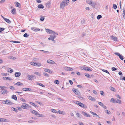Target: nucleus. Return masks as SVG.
<instances>
[{
	"label": "nucleus",
	"mask_w": 125,
	"mask_h": 125,
	"mask_svg": "<svg viewBox=\"0 0 125 125\" xmlns=\"http://www.w3.org/2000/svg\"><path fill=\"white\" fill-rule=\"evenodd\" d=\"M76 115L79 118H81V114L79 113H76Z\"/></svg>",
	"instance_id": "37998d69"
},
{
	"label": "nucleus",
	"mask_w": 125,
	"mask_h": 125,
	"mask_svg": "<svg viewBox=\"0 0 125 125\" xmlns=\"http://www.w3.org/2000/svg\"><path fill=\"white\" fill-rule=\"evenodd\" d=\"M7 70L8 72L10 73H12L13 72V70L12 69H10V68H7Z\"/></svg>",
	"instance_id": "5701e85b"
},
{
	"label": "nucleus",
	"mask_w": 125,
	"mask_h": 125,
	"mask_svg": "<svg viewBox=\"0 0 125 125\" xmlns=\"http://www.w3.org/2000/svg\"><path fill=\"white\" fill-rule=\"evenodd\" d=\"M4 29H5L4 28H0V32L3 31Z\"/></svg>",
	"instance_id": "5fc2aeb1"
},
{
	"label": "nucleus",
	"mask_w": 125,
	"mask_h": 125,
	"mask_svg": "<svg viewBox=\"0 0 125 125\" xmlns=\"http://www.w3.org/2000/svg\"><path fill=\"white\" fill-rule=\"evenodd\" d=\"M98 103L99 105H100L101 106H103L104 104L101 102H98Z\"/></svg>",
	"instance_id": "de8ad7c7"
},
{
	"label": "nucleus",
	"mask_w": 125,
	"mask_h": 125,
	"mask_svg": "<svg viewBox=\"0 0 125 125\" xmlns=\"http://www.w3.org/2000/svg\"><path fill=\"white\" fill-rule=\"evenodd\" d=\"M96 4V3L95 2L92 1L90 5H91L93 8H94L95 7V6Z\"/></svg>",
	"instance_id": "9b49d317"
},
{
	"label": "nucleus",
	"mask_w": 125,
	"mask_h": 125,
	"mask_svg": "<svg viewBox=\"0 0 125 125\" xmlns=\"http://www.w3.org/2000/svg\"><path fill=\"white\" fill-rule=\"evenodd\" d=\"M23 91H31V89L30 88H23Z\"/></svg>",
	"instance_id": "b1692460"
},
{
	"label": "nucleus",
	"mask_w": 125,
	"mask_h": 125,
	"mask_svg": "<svg viewBox=\"0 0 125 125\" xmlns=\"http://www.w3.org/2000/svg\"><path fill=\"white\" fill-rule=\"evenodd\" d=\"M12 110L14 111H17V109L14 108L12 107Z\"/></svg>",
	"instance_id": "338daca9"
},
{
	"label": "nucleus",
	"mask_w": 125,
	"mask_h": 125,
	"mask_svg": "<svg viewBox=\"0 0 125 125\" xmlns=\"http://www.w3.org/2000/svg\"><path fill=\"white\" fill-rule=\"evenodd\" d=\"M6 119L4 118H0V122H6Z\"/></svg>",
	"instance_id": "473e14b6"
},
{
	"label": "nucleus",
	"mask_w": 125,
	"mask_h": 125,
	"mask_svg": "<svg viewBox=\"0 0 125 125\" xmlns=\"http://www.w3.org/2000/svg\"><path fill=\"white\" fill-rule=\"evenodd\" d=\"M5 21L6 22L9 23H10L11 22L10 20L7 18H6Z\"/></svg>",
	"instance_id": "58836bf2"
},
{
	"label": "nucleus",
	"mask_w": 125,
	"mask_h": 125,
	"mask_svg": "<svg viewBox=\"0 0 125 125\" xmlns=\"http://www.w3.org/2000/svg\"><path fill=\"white\" fill-rule=\"evenodd\" d=\"M21 74V73L20 72H16L15 73V75L16 77H18Z\"/></svg>",
	"instance_id": "f3484780"
},
{
	"label": "nucleus",
	"mask_w": 125,
	"mask_h": 125,
	"mask_svg": "<svg viewBox=\"0 0 125 125\" xmlns=\"http://www.w3.org/2000/svg\"><path fill=\"white\" fill-rule=\"evenodd\" d=\"M6 87L4 86H0V88L2 90H3L4 88H6Z\"/></svg>",
	"instance_id": "052dcab7"
},
{
	"label": "nucleus",
	"mask_w": 125,
	"mask_h": 125,
	"mask_svg": "<svg viewBox=\"0 0 125 125\" xmlns=\"http://www.w3.org/2000/svg\"><path fill=\"white\" fill-rule=\"evenodd\" d=\"M45 30H46V31L48 33L51 34H56L57 35H58V33H57L56 32H55L50 29H46Z\"/></svg>",
	"instance_id": "f03ea898"
},
{
	"label": "nucleus",
	"mask_w": 125,
	"mask_h": 125,
	"mask_svg": "<svg viewBox=\"0 0 125 125\" xmlns=\"http://www.w3.org/2000/svg\"><path fill=\"white\" fill-rule=\"evenodd\" d=\"M112 91H115V89L113 87H111L110 89Z\"/></svg>",
	"instance_id": "680f3d73"
},
{
	"label": "nucleus",
	"mask_w": 125,
	"mask_h": 125,
	"mask_svg": "<svg viewBox=\"0 0 125 125\" xmlns=\"http://www.w3.org/2000/svg\"><path fill=\"white\" fill-rule=\"evenodd\" d=\"M86 70L89 71L90 72L92 71V70L91 69H90L89 67H87V68H86Z\"/></svg>",
	"instance_id": "09e8293b"
},
{
	"label": "nucleus",
	"mask_w": 125,
	"mask_h": 125,
	"mask_svg": "<svg viewBox=\"0 0 125 125\" xmlns=\"http://www.w3.org/2000/svg\"><path fill=\"white\" fill-rule=\"evenodd\" d=\"M116 99H114L113 98H112L111 100V101L112 102H113L114 103H116Z\"/></svg>",
	"instance_id": "c85d7f7f"
},
{
	"label": "nucleus",
	"mask_w": 125,
	"mask_h": 125,
	"mask_svg": "<svg viewBox=\"0 0 125 125\" xmlns=\"http://www.w3.org/2000/svg\"><path fill=\"white\" fill-rule=\"evenodd\" d=\"M10 88L11 90H13L14 89V87L12 86H10Z\"/></svg>",
	"instance_id": "69168bd1"
},
{
	"label": "nucleus",
	"mask_w": 125,
	"mask_h": 125,
	"mask_svg": "<svg viewBox=\"0 0 125 125\" xmlns=\"http://www.w3.org/2000/svg\"><path fill=\"white\" fill-rule=\"evenodd\" d=\"M112 71H115L117 69L116 68L113 67L112 68Z\"/></svg>",
	"instance_id": "13d9d810"
},
{
	"label": "nucleus",
	"mask_w": 125,
	"mask_h": 125,
	"mask_svg": "<svg viewBox=\"0 0 125 125\" xmlns=\"http://www.w3.org/2000/svg\"><path fill=\"white\" fill-rule=\"evenodd\" d=\"M8 92H9L8 91L4 89L3 90H1L0 91V93L1 94H5L8 93Z\"/></svg>",
	"instance_id": "1a4fd4ad"
},
{
	"label": "nucleus",
	"mask_w": 125,
	"mask_h": 125,
	"mask_svg": "<svg viewBox=\"0 0 125 125\" xmlns=\"http://www.w3.org/2000/svg\"><path fill=\"white\" fill-rule=\"evenodd\" d=\"M20 100L21 101L23 102H26V101L24 99L22 98H20Z\"/></svg>",
	"instance_id": "bf43d9fd"
},
{
	"label": "nucleus",
	"mask_w": 125,
	"mask_h": 125,
	"mask_svg": "<svg viewBox=\"0 0 125 125\" xmlns=\"http://www.w3.org/2000/svg\"><path fill=\"white\" fill-rule=\"evenodd\" d=\"M21 107L23 109H26L27 107H29V105L25 103H24L22 104V105L21 106Z\"/></svg>",
	"instance_id": "39448f33"
},
{
	"label": "nucleus",
	"mask_w": 125,
	"mask_h": 125,
	"mask_svg": "<svg viewBox=\"0 0 125 125\" xmlns=\"http://www.w3.org/2000/svg\"><path fill=\"white\" fill-rule=\"evenodd\" d=\"M6 104H13V103L11 102L9 100H7L5 101Z\"/></svg>",
	"instance_id": "dca6fc26"
},
{
	"label": "nucleus",
	"mask_w": 125,
	"mask_h": 125,
	"mask_svg": "<svg viewBox=\"0 0 125 125\" xmlns=\"http://www.w3.org/2000/svg\"><path fill=\"white\" fill-rule=\"evenodd\" d=\"M51 111L53 113H57V111L56 110L53 109H52L51 110Z\"/></svg>",
	"instance_id": "f704fd0d"
},
{
	"label": "nucleus",
	"mask_w": 125,
	"mask_h": 125,
	"mask_svg": "<svg viewBox=\"0 0 125 125\" xmlns=\"http://www.w3.org/2000/svg\"><path fill=\"white\" fill-rule=\"evenodd\" d=\"M116 103L120 104L121 103V101L118 99H117L116 100Z\"/></svg>",
	"instance_id": "2f4dec72"
},
{
	"label": "nucleus",
	"mask_w": 125,
	"mask_h": 125,
	"mask_svg": "<svg viewBox=\"0 0 125 125\" xmlns=\"http://www.w3.org/2000/svg\"><path fill=\"white\" fill-rule=\"evenodd\" d=\"M11 12L13 14H16V10L15 9H13L11 11Z\"/></svg>",
	"instance_id": "a878e982"
},
{
	"label": "nucleus",
	"mask_w": 125,
	"mask_h": 125,
	"mask_svg": "<svg viewBox=\"0 0 125 125\" xmlns=\"http://www.w3.org/2000/svg\"><path fill=\"white\" fill-rule=\"evenodd\" d=\"M102 17V16L101 15H99L97 16V19L99 20Z\"/></svg>",
	"instance_id": "c03bdc74"
},
{
	"label": "nucleus",
	"mask_w": 125,
	"mask_h": 125,
	"mask_svg": "<svg viewBox=\"0 0 125 125\" xmlns=\"http://www.w3.org/2000/svg\"><path fill=\"white\" fill-rule=\"evenodd\" d=\"M85 76H86L88 78H90L91 77V76L87 73H85Z\"/></svg>",
	"instance_id": "79ce46f5"
},
{
	"label": "nucleus",
	"mask_w": 125,
	"mask_h": 125,
	"mask_svg": "<svg viewBox=\"0 0 125 125\" xmlns=\"http://www.w3.org/2000/svg\"><path fill=\"white\" fill-rule=\"evenodd\" d=\"M29 36V35L27 33H25L23 35V36L26 37H28Z\"/></svg>",
	"instance_id": "3c124183"
},
{
	"label": "nucleus",
	"mask_w": 125,
	"mask_h": 125,
	"mask_svg": "<svg viewBox=\"0 0 125 125\" xmlns=\"http://www.w3.org/2000/svg\"><path fill=\"white\" fill-rule=\"evenodd\" d=\"M34 73L35 74L37 75H38L39 76H41V73L38 72H34Z\"/></svg>",
	"instance_id": "bb28decb"
},
{
	"label": "nucleus",
	"mask_w": 125,
	"mask_h": 125,
	"mask_svg": "<svg viewBox=\"0 0 125 125\" xmlns=\"http://www.w3.org/2000/svg\"><path fill=\"white\" fill-rule=\"evenodd\" d=\"M40 117H43V115L42 114H38L37 113V114Z\"/></svg>",
	"instance_id": "e2e57ef3"
},
{
	"label": "nucleus",
	"mask_w": 125,
	"mask_h": 125,
	"mask_svg": "<svg viewBox=\"0 0 125 125\" xmlns=\"http://www.w3.org/2000/svg\"><path fill=\"white\" fill-rule=\"evenodd\" d=\"M86 68L87 67L83 66L82 67L81 69L84 70H86Z\"/></svg>",
	"instance_id": "a19ab883"
},
{
	"label": "nucleus",
	"mask_w": 125,
	"mask_h": 125,
	"mask_svg": "<svg viewBox=\"0 0 125 125\" xmlns=\"http://www.w3.org/2000/svg\"><path fill=\"white\" fill-rule=\"evenodd\" d=\"M92 1V0H87L86 2L87 3L90 5Z\"/></svg>",
	"instance_id": "cd10ccee"
},
{
	"label": "nucleus",
	"mask_w": 125,
	"mask_h": 125,
	"mask_svg": "<svg viewBox=\"0 0 125 125\" xmlns=\"http://www.w3.org/2000/svg\"><path fill=\"white\" fill-rule=\"evenodd\" d=\"M123 17L124 18L125 17V9L124 8H123Z\"/></svg>",
	"instance_id": "72a5a7b5"
},
{
	"label": "nucleus",
	"mask_w": 125,
	"mask_h": 125,
	"mask_svg": "<svg viewBox=\"0 0 125 125\" xmlns=\"http://www.w3.org/2000/svg\"><path fill=\"white\" fill-rule=\"evenodd\" d=\"M111 38L112 39L115 41H116L117 40V38L114 36H111Z\"/></svg>",
	"instance_id": "6ab92c4d"
},
{
	"label": "nucleus",
	"mask_w": 125,
	"mask_h": 125,
	"mask_svg": "<svg viewBox=\"0 0 125 125\" xmlns=\"http://www.w3.org/2000/svg\"><path fill=\"white\" fill-rule=\"evenodd\" d=\"M44 17H41L40 19V20L41 21H44Z\"/></svg>",
	"instance_id": "774afa93"
},
{
	"label": "nucleus",
	"mask_w": 125,
	"mask_h": 125,
	"mask_svg": "<svg viewBox=\"0 0 125 125\" xmlns=\"http://www.w3.org/2000/svg\"><path fill=\"white\" fill-rule=\"evenodd\" d=\"M4 80H12L13 79L9 77H5L3 78Z\"/></svg>",
	"instance_id": "9d476101"
},
{
	"label": "nucleus",
	"mask_w": 125,
	"mask_h": 125,
	"mask_svg": "<svg viewBox=\"0 0 125 125\" xmlns=\"http://www.w3.org/2000/svg\"><path fill=\"white\" fill-rule=\"evenodd\" d=\"M53 35H50V37L48 38V39L49 40H53V39L55 38L56 37L55 35H56V34H54Z\"/></svg>",
	"instance_id": "0eeeda50"
},
{
	"label": "nucleus",
	"mask_w": 125,
	"mask_h": 125,
	"mask_svg": "<svg viewBox=\"0 0 125 125\" xmlns=\"http://www.w3.org/2000/svg\"><path fill=\"white\" fill-rule=\"evenodd\" d=\"M12 98L14 99L16 101L17 100V98L16 96L15 95H13L12 96Z\"/></svg>",
	"instance_id": "393cba45"
},
{
	"label": "nucleus",
	"mask_w": 125,
	"mask_h": 125,
	"mask_svg": "<svg viewBox=\"0 0 125 125\" xmlns=\"http://www.w3.org/2000/svg\"><path fill=\"white\" fill-rule=\"evenodd\" d=\"M43 75L45 76L49 77V75L46 73L45 72H44L43 73Z\"/></svg>",
	"instance_id": "49530a36"
},
{
	"label": "nucleus",
	"mask_w": 125,
	"mask_h": 125,
	"mask_svg": "<svg viewBox=\"0 0 125 125\" xmlns=\"http://www.w3.org/2000/svg\"><path fill=\"white\" fill-rule=\"evenodd\" d=\"M77 87L79 88H83V87L81 85H77Z\"/></svg>",
	"instance_id": "6e6d98bb"
},
{
	"label": "nucleus",
	"mask_w": 125,
	"mask_h": 125,
	"mask_svg": "<svg viewBox=\"0 0 125 125\" xmlns=\"http://www.w3.org/2000/svg\"><path fill=\"white\" fill-rule=\"evenodd\" d=\"M77 104L83 108H86L87 107L85 105H84L83 104L81 103L80 102H79V103H78Z\"/></svg>",
	"instance_id": "20e7f679"
},
{
	"label": "nucleus",
	"mask_w": 125,
	"mask_h": 125,
	"mask_svg": "<svg viewBox=\"0 0 125 125\" xmlns=\"http://www.w3.org/2000/svg\"><path fill=\"white\" fill-rule=\"evenodd\" d=\"M1 52L3 54H7L9 53V52H6V51L5 50L2 51Z\"/></svg>",
	"instance_id": "4c0bfd02"
},
{
	"label": "nucleus",
	"mask_w": 125,
	"mask_h": 125,
	"mask_svg": "<svg viewBox=\"0 0 125 125\" xmlns=\"http://www.w3.org/2000/svg\"><path fill=\"white\" fill-rule=\"evenodd\" d=\"M10 59H16V58L14 57L13 56H11L10 57Z\"/></svg>",
	"instance_id": "0e129e2a"
},
{
	"label": "nucleus",
	"mask_w": 125,
	"mask_h": 125,
	"mask_svg": "<svg viewBox=\"0 0 125 125\" xmlns=\"http://www.w3.org/2000/svg\"><path fill=\"white\" fill-rule=\"evenodd\" d=\"M90 113H91L94 116V117H99V118L100 117H99V116L97 114H96L95 113H94L92 112L91 111Z\"/></svg>",
	"instance_id": "a211bd4d"
},
{
	"label": "nucleus",
	"mask_w": 125,
	"mask_h": 125,
	"mask_svg": "<svg viewBox=\"0 0 125 125\" xmlns=\"http://www.w3.org/2000/svg\"><path fill=\"white\" fill-rule=\"evenodd\" d=\"M88 99L91 100L93 101L94 99V98L92 97L91 96H89Z\"/></svg>",
	"instance_id": "e433bc0d"
},
{
	"label": "nucleus",
	"mask_w": 125,
	"mask_h": 125,
	"mask_svg": "<svg viewBox=\"0 0 125 125\" xmlns=\"http://www.w3.org/2000/svg\"><path fill=\"white\" fill-rule=\"evenodd\" d=\"M47 62L48 63L51 64H55V63L54 62L51 60H47Z\"/></svg>",
	"instance_id": "f8f14e48"
},
{
	"label": "nucleus",
	"mask_w": 125,
	"mask_h": 125,
	"mask_svg": "<svg viewBox=\"0 0 125 125\" xmlns=\"http://www.w3.org/2000/svg\"><path fill=\"white\" fill-rule=\"evenodd\" d=\"M115 54L118 56L121 60H123L124 59V58L119 53L117 52H115Z\"/></svg>",
	"instance_id": "423d86ee"
},
{
	"label": "nucleus",
	"mask_w": 125,
	"mask_h": 125,
	"mask_svg": "<svg viewBox=\"0 0 125 125\" xmlns=\"http://www.w3.org/2000/svg\"><path fill=\"white\" fill-rule=\"evenodd\" d=\"M37 84H38V85H39L40 86H41L42 87H44V85H43V84H42L41 83H37Z\"/></svg>",
	"instance_id": "8fccbe9b"
},
{
	"label": "nucleus",
	"mask_w": 125,
	"mask_h": 125,
	"mask_svg": "<svg viewBox=\"0 0 125 125\" xmlns=\"http://www.w3.org/2000/svg\"><path fill=\"white\" fill-rule=\"evenodd\" d=\"M54 83L56 84H58L59 83V82L58 80H56L54 81Z\"/></svg>",
	"instance_id": "603ef678"
},
{
	"label": "nucleus",
	"mask_w": 125,
	"mask_h": 125,
	"mask_svg": "<svg viewBox=\"0 0 125 125\" xmlns=\"http://www.w3.org/2000/svg\"><path fill=\"white\" fill-rule=\"evenodd\" d=\"M28 79L30 80H32L33 78L34 77V76L33 75H28Z\"/></svg>",
	"instance_id": "2eb2a0df"
},
{
	"label": "nucleus",
	"mask_w": 125,
	"mask_h": 125,
	"mask_svg": "<svg viewBox=\"0 0 125 125\" xmlns=\"http://www.w3.org/2000/svg\"><path fill=\"white\" fill-rule=\"evenodd\" d=\"M31 64L35 66H41V63H36L35 62H30Z\"/></svg>",
	"instance_id": "7ed1b4c3"
},
{
	"label": "nucleus",
	"mask_w": 125,
	"mask_h": 125,
	"mask_svg": "<svg viewBox=\"0 0 125 125\" xmlns=\"http://www.w3.org/2000/svg\"><path fill=\"white\" fill-rule=\"evenodd\" d=\"M117 5L115 4H113V8L115 9H116L117 8Z\"/></svg>",
	"instance_id": "a18cd8bd"
},
{
	"label": "nucleus",
	"mask_w": 125,
	"mask_h": 125,
	"mask_svg": "<svg viewBox=\"0 0 125 125\" xmlns=\"http://www.w3.org/2000/svg\"><path fill=\"white\" fill-rule=\"evenodd\" d=\"M65 70L67 71H72L73 70V69L72 68H70L69 67H66Z\"/></svg>",
	"instance_id": "4be33fe9"
},
{
	"label": "nucleus",
	"mask_w": 125,
	"mask_h": 125,
	"mask_svg": "<svg viewBox=\"0 0 125 125\" xmlns=\"http://www.w3.org/2000/svg\"><path fill=\"white\" fill-rule=\"evenodd\" d=\"M38 7L39 8L42 9L44 8V7L42 5L40 4L38 5Z\"/></svg>",
	"instance_id": "412c9836"
},
{
	"label": "nucleus",
	"mask_w": 125,
	"mask_h": 125,
	"mask_svg": "<svg viewBox=\"0 0 125 125\" xmlns=\"http://www.w3.org/2000/svg\"><path fill=\"white\" fill-rule=\"evenodd\" d=\"M31 112L33 114H35V115H37V114L38 112L33 110H32Z\"/></svg>",
	"instance_id": "c756f323"
},
{
	"label": "nucleus",
	"mask_w": 125,
	"mask_h": 125,
	"mask_svg": "<svg viewBox=\"0 0 125 125\" xmlns=\"http://www.w3.org/2000/svg\"><path fill=\"white\" fill-rule=\"evenodd\" d=\"M73 91L77 95H79L80 94V93L76 89H73Z\"/></svg>",
	"instance_id": "6e6552de"
},
{
	"label": "nucleus",
	"mask_w": 125,
	"mask_h": 125,
	"mask_svg": "<svg viewBox=\"0 0 125 125\" xmlns=\"http://www.w3.org/2000/svg\"><path fill=\"white\" fill-rule=\"evenodd\" d=\"M16 85L18 86L22 85H23V84L22 83L20 82H18L16 83Z\"/></svg>",
	"instance_id": "7c9ffc66"
},
{
	"label": "nucleus",
	"mask_w": 125,
	"mask_h": 125,
	"mask_svg": "<svg viewBox=\"0 0 125 125\" xmlns=\"http://www.w3.org/2000/svg\"><path fill=\"white\" fill-rule=\"evenodd\" d=\"M51 4L50 2L49 1L46 3V7L48 8L50 7Z\"/></svg>",
	"instance_id": "aec40b11"
},
{
	"label": "nucleus",
	"mask_w": 125,
	"mask_h": 125,
	"mask_svg": "<svg viewBox=\"0 0 125 125\" xmlns=\"http://www.w3.org/2000/svg\"><path fill=\"white\" fill-rule=\"evenodd\" d=\"M102 71H103L105 73H106L108 74L109 75H110V74L109 73L107 70H104V69H103V70H102Z\"/></svg>",
	"instance_id": "c9c22d12"
},
{
	"label": "nucleus",
	"mask_w": 125,
	"mask_h": 125,
	"mask_svg": "<svg viewBox=\"0 0 125 125\" xmlns=\"http://www.w3.org/2000/svg\"><path fill=\"white\" fill-rule=\"evenodd\" d=\"M104 111L106 113L108 114H109L111 113L110 112L107 110H105Z\"/></svg>",
	"instance_id": "ea45409f"
},
{
	"label": "nucleus",
	"mask_w": 125,
	"mask_h": 125,
	"mask_svg": "<svg viewBox=\"0 0 125 125\" xmlns=\"http://www.w3.org/2000/svg\"><path fill=\"white\" fill-rule=\"evenodd\" d=\"M44 71L46 72H48L50 73H52V72L50 71V70L47 68H45L44 70Z\"/></svg>",
	"instance_id": "ddd939ff"
},
{
	"label": "nucleus",
	"mask_w": 125,
	"mask_h": 125,
	"mask_svg": "<svg viewBox=\"0 0 125 125\" xmlns=\"http://www.w3.org/2000/svg\"><path fill=\"white\" fill-rule=\"evenodd\" d=\"M82 113L83 115H84V116H85L88 117H90V115H89V114H87V113L85 112H84L83 111L82 112Z\"/></svg>",
	"instance_id": "4468645a"
},
{
	"label": "nucleus",
	"mask_w": 125,
	"mask_h": 125,
	"mask_svg": "<svg viewBox=\"0 0 125 125\" xmlns=\"http://www.w3.org/2000/svg\"><path fill=\"white\" fill-rule=\"evenodd\" d=\"M16 6L18 7L19 6V5H20V3L17 2H16Z\"/></svg>",
	"instance_id": "4d7b16f0"
},
{
	"label": "nucleus",
	"mask_w": 125,
	"mask_h": 125,
	"mask_svg": "<svg viewBox=\"0 0 125 125\" xmlns=\"http://www.w3.org/2000/svg\"><path fill=\"white\" fill-rule=\"evenodd\" d=\"M11 42H13L15 43H20V42L19 41H10Z\"/></svg>",
	"instance_id": "864d4df0"
},
{
	"label": "nucleus",
	"mask_w": 125,
	"mask_h": 125,
	"mask_svg": "<svg viewBox=\"0 0 125 125\" xmlns=\"http://www.w3.org/2000/svg\"><path fill=\"white\" fill-rule=\"evenodd\" d=\"M69 2V0H62L60 4V8L63 9L66 6L68 5Z\"/></svg>",
	"instance_id": "f257e3e1"
}]
</instances>
